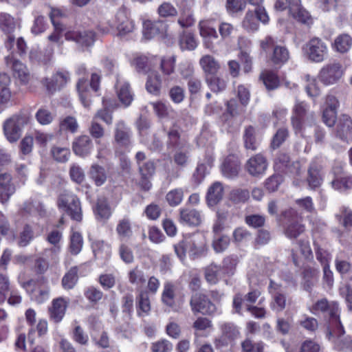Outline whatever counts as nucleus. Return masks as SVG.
Instances as JSON below:
<instances>
[{
	"mask_svg": "<svg viewBox=\"0 0 352 352\" xmlns=\"http://www.w3.org/2000/svg\"><path fill=\"white\" fill-rule=\"evenodd\" d=\"M8 51L10 54L5 58L6 64L10 67L12 76L22 85L29 83L31 74L27 66L16 59L17 56L22 57L26 54L27 45H9Z\"/></svg>",
	"mask_w": 352,
	"mask_h": 352,
	"instance_id": "1",
	"label": "nucleus"
},
{
	"mask_svg": "<svg viewBox=\"0 0 352 352\" xmlns=\"http://www.w3.org/2000/svg\"><path fill=\"white\" fill-rule=\"evenodd\" d=\"M30 120V113L23 111L6 120L3 129L7 140L11 143L18 141L21 136L22 129L29 123Z\"/></svg>",
	"mask_w": 352,
	"mask_h": 352,
	"instance_id": "2",
	"label": "nucleus"
},
{
	"mask_svg": "<svg viewBox=\"0 0 352 352\" xmlns=\"http://www.w3.org/2000/svg\"><path fill=\"white\" fill-rule=\"evenodd\" d=\"M133 133L123 120L118 121L115 126L113 146L116 156H122L129 152L132 146Z\"/></svg>",
	"mask_w": 352,
	"mask_h": 352,
	"instance_id": "3",
	"label": "nucleus"
},
{
	"mask_svg": "<svg viewBox=\"0 0 352 352\" xmlns=\"http://www.w3.org/2000/svg\"><path fill=\"white\" fill-rule=\"evenodd\" d=\"M276 171L283 173L288 177L298 180L301 175L300 164L298 162H292L288 153L280 151L274 161Z\"/></svg>",
	"mask_w": 352,
	"mask_h": 352,
	"instance_id": "4",
	"label": "nucleus"
},
{
	"mask_svg": "<svg viewBox=\"0 0 352 352\" xmlns=\"http://www.w3.org/2000/svg\"><path fill=\"white\" fill-rule=\"evenodd\" d=\"M57 206L64 209L72 220L80 222L82 219L81 205L79 198L74 194L64 192L59 195Z\"/></svg>",
	"mask_w": 352,
	"mask_h": 352,
	"instance_id": "5",
	"label": "nucleus"
},
{
	"mask_svg": "<svg viewBox=\"0 0 352 352\" xmlns=\"http://www.w3.org/2000/svg\"><path fill=\"white\" fill-rule=\"evenodd\" d=\"M189 304L190 309L195 315L201 314L205 316H212L217 311L215 305L206 294L202 292L193 294L190 297Z\"/></svg>",
	"mask_w": 352,
	"mask_h": 352,
	"instance_id": "6",
	"label": "nucleus"
},
{
	"mask_svg": "<svg viewBox=\"0 0 352 352\" xmlns=\"http://www.w3.org/2000/svg\"><path fill=\"white\" fill-rule=\"evenodd\" d=\"M279 220L285 224V234L289 239H296L305 230L304 226L298 223L296 212L293 209L283 211Z\"/></svg>",
	"mask_w": 352,
	"mask_h": 352,
	"instance_id": "7",
	"label": "nucleus"
},
{
	"mask_svg": "<svg viewBox=\"0 0 352 352\" xmlns=\"http://www.w3.org/2000/svg\"><path fill=\"white\" fill-rule=\"evenodd\" d=\"M69 80V74L67 72L57 71L51 77L42 78L41 84L48 95H54L56 91H60Z\"/></svg>",
	"mask_w": 352,
	"mask_h": 352,
	"instance_id": "8",
	"label": "nucleus"
},
{
	"mask_svg": "<svg viewBox=\"0 0 352 352\" xmlns=\"http://www.w3.org/2000/svg\"><path fill=\"white\" fill-rule=\"evenodd\" d=\"M344 74V70L340 63H329L320 69L318 78L324 85L337 83Z\"/></svg>",
	"mask_w": 352,
	"mask_h": 352,
	"instance_id": "9",
	"label": "nucleus"
},
{
	"mask_svg": "<svg viewBox=\"0 0 352 352\" xmlns=\"http://www.w3.org/2000/svg\"><path fill=\"white\" fill-rule=\"evenodd\" d=\"M184 243L187 246L188 252L194 258L205 256L208 253L206 239L201 234H193L185 237Z\"/></svg>",
	"mask_w": 352,
	"mask_h": 352,
	"instance_id": "10",
	"label": "nucleus"
},
{
	"mask_svg": "<svg viewBox=\"0 0 352 352\" xmlns=\"http://www.w3.org/2000/svg\"><path fill=\"white\" fill-rule=\"evenodd\" d=\"M72 149L74 154L78 157L83 159L89 157L94 150L93 140L88 135H79L74 138Z\"/></svg>",
	"mask_w": 352,
	"mask_h": 352,
	"instance_id": "11",
	"label": "nucleus"
},
{
	"mask_svg": "<svg viewBox=\"0 0 352 352\" xmlns=\"http://www.w3.org/2000/svg\"><path fill=\"white\" fill-rule=\"evenodd\" d=\"M269 16L263 7H256L254 12L248 11L242 22L243 28L248 32H254L258 30L260 21L263 24L269 22Z\"/></svg>",
	"mask_w": 352,
	"mask_h": 352,
	"instance_id": "12",
	"label": "nucleus"
},
{
	"mask_svg": "<svg viewBox=\"0 0 352 352\" xmlns=\"http://www.w3.org/2000/svg\"><path fill=\"white\" fill-rule=\"evenodd\" d=\"M16 28L14 19L9 14L0 13V29L8 34L9 44H25L23 36L16 34H12Z\"/></svg>",
	"mask_w": 352,
	"mask_h": 352,
	"instance_id": "13",
	"label": "nucleus"
},
{
	"mask_svg": "<svg viewBox=\"0 0 352 352\" xmlns=\"http://www.w3.org/2000/svg\"><path fill=\"white\" fill-rule=\"evenodd\" d=\"M69 305V298L68 297L60 296L54 298L51 306L48 307L50 320L56 324L60 322L65 316Z\"/></svg>",
	"mask_w": 352,
	"mask_h": 352,
	"instance_id": "14",
	"label": "nucleus"
},
{
	"mask_svg": "<svg viewBox=\"0 0 352 352\" xmlns=\"http://www.w3.org/2000/svg\"><path fill=\"white\" fill-rule=\"evenodd\" d=\"M268 162L266 157L258 153L252 156L245 163L246 171L252 177H261L265 174Z\"/></svg>",
	"mask_w": 352,
	"mask_h": 352,
	"instance_id": "15",
	"label": "nucleus"
},
{
	"mask_svg": "<svg viewBox=\"0 0 352 352\" xmlns=\"http://www.w3.org/2000/svg\"><path fill=\"white\" fill-rule=\"evenodd\" d=\"M307 109L308 105L305 102H297L295 104L291 116V124L295 134L302 133Z\"/></svg>",
	"mask_w": 352,
	"mask_h": 352,
	"instance_id": "16",
	"label": "nucleus"
},
{
	"mask_svg": "<svg viewBox=\"0 0 352 352\" xmlns=\"http://www.w3.org/2000/svg\"><path fill=\"white\" fill-rule=\"evenodd\" d=\"M330 310V309H326L325 311L321 315L329 323L328 328L329 336H336L340 337L344 333V329L340 321V309L338 303L337 302V311L333 315L331 314Z\"/></svg>",
	"mask_w": 352,
	"mask_h": 352,
	"instance_id": "17",
	"label": "nucleus"
},
{
	"mask_svg": "<svg viewBox=\"0 0 352 352\" xmlns=\"http://www.w3.org/2000/svg\"><path fill=\"white\" fill-rule=\"evenodd\" d=\"M319 274L320 271L316 267L307 265L302 268L300 274V284L305 291L310 294L312 292L314 287L318 282Z\"/></svg>",
	"mask_w": 352,
	"mask_h": 352,
	"instance_id": "18",
	"label": "nucleus"
},
{
	"mask_svg": "<svg viewBox=\"0 0 352 352\" xmlns=\"http://www.w3.org/2000/svg\"><path fill=\"white\" fill-rule=\"evenodd\" d=\"M240 170V160L238 156L233 154L228 155L221 165L222 175L229 179L237 177Z\"/></svg>",
	"mask_w": 352,
	"mask_h": 352,
	"instance_id": "19",
	"label": "nucleus"
},
{
	"mask_svg": "<svg viewBox=\"0 0 352 352\" xmlns=\"http://www.w3.org/2000/svg\"><path fill=\"white\" fill-rule=\"evenodd\" d=\"M65 16V13L58 8H52L49 13V16L52 23L54 25V32L48 36L49 41L52 43L60 42L62 36V32L64 30V26L60 22V19Z\"/></svg>",
	"mask_w": 352,
	"mask_h": 352,
	"instance_id": "20",
	"label": "nucleus"
},
{
	"mask_svg": "<svg viewBox=\"0 0 352 352\" xmlns=\"http://www.w3.org/2000/svg\"><path fill=\"white\" fill-rule=\"evenodd\" d=\"M117 30L120 34L131 32L134 29V23L129 18V11L124 7H121L115 17Z\"/></svg>",
	"mask_w": 352,
	"mask_h": 352,
	"instance_id": "21",
	"label": "nucleus"
},
{
	"mask_svg": "<svg viewBox=\"0 0 352 352\" xmlns=\"http://www.w3.org/2000/svg\"><path fill=\"white\" fill-rule=\"evenodd\" d=\"M15 191L11 175L6 173L0 174V202L2 204H7Z\"/></svg>",
	"mask_w": 352,
	"mask_h": 352,
	"instance_id": "22",
	"label": "nucleus"
},
{
	"mask_svg": "<svg viewBox=\"0 0 352 352\" xmlns=\"http://www.w3.org/2000/svg\"><path fill=\"white\" fill-rule=\"evenodd\" d=\"M66 41L81 44H91L98 41L96 34L91 30L69 31L65 33Z\"/></svg>",
	"mask_w": 352,
	"mask_h": 352,
	"instance_id": "23",
	"label": "nucleus"
},
{
	"mask_svg": "<svg viewBox=\"0 0 352 352\" xmlns=\"http://www.w3.org/2000/svg\"><path fill=\"white\" fill-rule=\"evenodd\" d=\"M323 182L322 166L317 162H311L307 170V182L310 189L316 190L320 187Z\"/></svg>",
	"mask_w": 352,
	"mask_h": 352,
	"instance_id": "24",
	"label": "nucleus"
},
{
	"mask_svg": "<svg viewBox=\"0 0 352 352\" xmlns=\"http://www.w3.org/2000/svg\"><path fill=\"white\" fill-rule=\"evenodd\" d=\"M336 136L344 142L352 138V119L350 116L342 115L336 125Z\"/></svg>",
	"mask_w": 352,
	"mask_h": 352,
	"instance_id": "25",
	"label": "nucleus"
},
{
	"mask_svg": "<svg viewBox=\"0 0 352 352\" xmlns=\"http://www.w3.org/2000/svg\"><path fill=\"white\" fill-rule=\"evenodd\" d=\"M179 222L190 226H198L201 223V215L194 208H182L179 209Z\"/></svg>",
	"mask_w": 352,
	"mask_h": 352,
	"instance_id": "26",
	"label": "nucleus"
},
{
	"mask_svg": "<svg viewBox=\"0 0 352 352\" xmlns=\"http://www.w3.org/2000/svg\"><path fill=\"white\" fill-rule=\"evenodd\" d=\"M166 135V144L168 149L174 150L182 148L184 146L182 139V130L177 124H174L170 127L167 131Z\"/></svg>",
	"mask_w": 352,
	"mask_h": 352,
	"instance_id": "27",
	"label": "nucleus"
},
{
	"mask_svg": "<svg viewBox=\"0 0 352 352\" xmlns=\"http://www.w3.org/2000/svg\"><path fill=\"white\" fill-rule=\"evenodd\" d=\"M334 179L331 182V186L335 190H346L352 188V175L346 174L340 168L338 171L334 170Z\"/></svg>",
	"mask_w": 352,
	"mask_h": 352,
	"instance_id": "28",
	"label": "nucleus"
},
{
	"mask_svg": "<svg viewBox=\"0 0 352 352\" xmlns=\"http://www.w3.org/2000/svg\"><path fill=\"white\" fill-rule=\"evenodd\" d=\"M259 80L269 91L278 89L280 85V78L277 72L271 69L262 71L259 75Z\"/></svg>",
	"mask_w": 352,
	"mask_h": 352,
	"instance_id": "29",
	"label": "nucleus"
},
{
	"mask_svg": "<svg viewBox=\"0 0 352 352\" xmlns=\"http://www.w3.org/2000/svg\"><path fill=\"white\" fill-rule=\"evenodd\" d=\"M224 188L219 182H214L208 189L206 199L208 206L218 204L223 199Z\"/></svg>",
	"mask_w": 352,
	"mask_h": 352,
	"instance_id": "30",
	"label": "nucleus"
},
{
	"mask_svg": "<svg viewBox=\"0 0 352 352\" xmlns=\"http://www.w3.org/2000/svg\"><path fill=\"white\" fill-rule=\"evenodd\" d=\"M34 238V229L30 223H25L18 234L14 233L12 234V239L16 241V243L20 248L28 246Z\"/></svg>",
	"mask_w": 352,
	"mask_h": 352,
	"instance_id": "31",
	"label": "nucleus"
},
{
	"mask_svg": "<svg viewBox=\"0 0 352 352\" xmlns=\"http://www.w3.org/2000/svg\"><path fill=\"white\" fill-rule=\"evenodd\" d=\"M175 285L171 282H166L161 296L163 305L173 311H177L178 307L175 302Z\"/></svg>",
	"mask_w": 352,
	"mask_h": 352,
	"instance_id": "32",
	"label": "nucleus"
},
{
	"mask_svg": "<svg viewBox=\"0 0 352 352\" xmlns=\"http://www.w3.org/2000/svg\"><path fill=\"white\" fill-rule=\"evenodd\" d=\"M166 24L162 21L146 20L143 23V36L146 39H151L160 32L166 31Z\"/></svg>",
	"mask_w": 352,
	"mask_h": 352,
	"instance_id": "33",
	"label": "nucleus"
},
{
	"mask_svg": "<svg viewBox=\"0 0 352 352\" xmlns=\"http://www.w3.org/2000/svg\"><path fill=\"white\" fill-rule=\"evenodd\" d=\"M222 336L220 338H216L214 344L217 347L223 346L228 344V340H234L239 334V332L235 325L231 323H226L221 326Z\"/></svg>",
	"mask_w": 352,
	"mask_h": 352,
	"instance_id": "34",
	"label": "nucleus"
},
{
	"mask_svg": "<svg viewBox=\"0 0 352 352\" xmlns=\"http://www.w3.org/2000/svg\"><path fill=\"white\" fill-rule=\"evenodd\" d=\"M88 175L89 179L98 187L104 185L108 178L106 168L98 164H94L91 166Z\"/></svg>",
	"mask_w": 352,
	"mask_h": 352,
	"instance_id": "35",
	"label": "nucleus"
},
{
	"mask_svg": "<svg viewBox=\"0 0 352 352\" xmlns=\"http://www.w3.org/2000/svg\"><path fill=\"white\" fill-rule=\"evenodd\" d=\"M25 285L35 287L37 285H45V287L41 289L37 295L35 296V300L38 303H43L49 297L50 289L47 285V278L41 276L36 279H30L25 283Z\"/></svg>",
	"mask_w": 352,
	"mask_h": 352,
	"instance_id": "36",
	"label": "nucleus"
},
{
	"mask_svg": "<svg viewBox=\"0 0 352 352\" xmlns=\"http://www.w3.org/2000/svg\"><path fill=\"white\" fill-rule=\"evenodd\" d=\"M302 50L307 58L316 63L322 62L327 54L326 45H304Z\"/></svg>",
	"mask_w": 352,
	"mask_h": 352,
	"instance_id": "37",
	"label": "nucleus"
},
{
	"mask_svg": "<svg viewBox=\"0 0 352 352\" xmlns=\"http://www.w3.org/2000/svg\"><path fill=\"white\" fill-rule=\"evenodd\" d=\"M151 309V300L147 292L140 291L136 296V311L138 316L140 317L148 316Z\"/></svg>",
	"mask_w": 352,
	"mask_h": 352,
	"instance_id": "38",
	"label": "nucleus"
},
{
	"mask_svg": "<svg viewBox=\"0 0 352 352\" xmlns=\"http://www.w3.org/2000/svg\"><path fill=\"white\" fill-rule=\"evenodd\" d=\"M326 309H330L331 314L333 315L337 311V302H330L326 298H324L314 302L309 308V311L316 316H320L325 311Z\"/></svg>",
	"mask_w": 352,
	"mask_h": 352,
	"instance_id": "39",
	"label": "nucleus"
},
{
	"mask_svg": "<svg viewBox=\"0 0 352 352\" xmlns=\"http://www.w3.org/2000/svg\"><path fill=\"white\" fill-rule=\"evenodd\" d=\"M89 85L87 79L84 77L79 78L76 84L80 100L85 108H89L91 104Z\"/></svg>",
	"mask_w": 352,
	"mask_h": 352,
	"instance_id": "40",
	"label": "nucleus"
},
{
	"mask_svg": "<svg viewBox=\"0 0 352 352\" xmlns=\"http://www.w3.org/2000/svg\"><path fill=\"white\" fill-rule=\"evenodd\" d=\"M221 272L220 265L212 263L204 268V276L206 283L210 285H215L221 279Z\"/></svg>",
	"mask_w": 352,
	"mask_h": 352,
	"instance_id": "41",
	"label": "nucleus"
},
{
	"mask_svg": "<svg viewBox=\"0 0 352 352\" xmlns=\"http://www.w3.org/2000/svg\"><path fill=\"white\" fill-rule=\"evenodd\" d=\"M127 276L129 283L135 286L136 289H142L146 283L144 272L138 266L130 270Z\"/></svg>",
	"mask_w": 352,
	"mask_h": 352,
	"instance_id": "42",
	"label": "nucleus"
},
{
	"mask_svg": "<svg viewBox=\"0 0 352 352\" xmlns=\"http://www.w3.org/2000/svg\"><path fill=\"white\" fill-rule=\"evenodd\" d=\"M147 91L154 96H160L162 89V79L157 72L151 73L146 82Z\"/></svg>",
	"mask_w": 352,
	"mask_h": 352,
	"instance_id": "43",
	"label": "nucleus"
},
{
	"mask_svg": "<svg viewBox=\"0 0 352 352\" xmlns=\"http://www.w3.org/2000/svg\"><path fill=\"white\" fill-rule=\"evenodd\" d=\"M206 77L217 75L220 66L217 61L210 55H206L200 59L199 62Z\"/></svg>",
	"mask_w": 352,
	"mask_h": 352,
	"instance_id": "44",
	"label": "nucleus"
},
{
	"mask_svg": "<svg viewBox=\"0 0 352 352\" xmlns=\"http://www.w3.org/2000/svg\"><path fill=\"white\" fill-rule=\"evenodd\" d=\"M118 97L125 106H129L133 100V94L128 82H118L116 85Z\"/></svg>",
	"mask_w": 352,
	"mask_h": 352,
	"instance_id": "45",
	"label": "nucleus"
},
{
	"mask_svg": "<svg viewBox=\"0 0 352 352\" xmlns=\"http://www.w3.org/2000/svg\"><path fill=\"white\" fill-rule=\"evenodd\" d=\"M79 125L76 118L72 116H67L60 119L58 129L60 133H76L78 131Z\"/></svg>",
	"mask_w": 352,
	"mask_h": 352,
	"instance_id": "46",
	"label": "nucleus"
},
{
	"mask_svg": "<svg viewBox=\"0 0 352 352\" xmlns=\"http://www.w3.org/2000/svg\"><path fill=\"white\" fill-rule=\"evenodd\" d=\"M116 232L120 241L130 239L133 235L131 222L129 218L120 219L116 226Z\"/></svg>",
	"mask_w": 352,
	"mask_h": 352,
	"instance_id": "47",
	"label": "nucleus"
},
{
	"mask_svg": "<svg viewBox=\"0 0 352 352\" xmlns=\"http://www.w3.org/2000/svg\"><path fill=\"white\" fill-rule=\"evenodd\" d=\"M289 137V131L287 127L278 128L270 141V148L276 150L280 148Z\"/></svg>",
	"mask_w": 352,
	"mask_h": 352,
	"instance_id": "48",
	"label": "nucleus"
},
{
	"mask_svg": "<svg viewBox=\"0 0 352 352\" xmlns=\"http://www.w3.org/2000/svg\"><path fill=\"white\" fill-rule=\"evenodd\" d=\"M238 264V258L236 256L230 255L225 257L222 261V265H220V270L223 276L230 277L236 272Z\"/></svg>",
	"mask_w": 352,
	"mask_h": 352,
	"instance_id": "49",
	"label": "nucleus"
},
{
	"mask_svg": "<svg viewBox=\"0 0 352 352\" xmlns=\"http://www.w3.org/2000/svg\"><path fill=\"white\" fill-rule=\"evenodd\" d=\"M78 267L74 266L65 274L61 280L62 287L65 289L69 290L75 287L78 280Z\"/></svg>",
	"mask_w": 352,
	"mask_h": 352,
	"instance_id": "50",
	"label": "nucleus"
},
{
	"mask_svg": "<svg viewBox=\"0 0 352 352\" xmlns=\"http://www.w3.org/2000/svg\"><path fill=\"white\" fill-rule=\"evenodd\" d=\"M50 155L58 163H66L71 156V151L68 147L54 145L50 149Z\"/></svg>",
	"mask_w": 352,
	"mask_h": 352,
	"instance_id": "51",
	"label": "nucleus"
},
{
	"mask_svg": "<svg viewBox=\"0 0 352 352\" xmlns=\"http://www.w3.org/2000/svg\"><path fill=\"white\" fill-rule=\"evenodd\" d=\"M244 146L246 149L255 151L257 148L256 131L254 126L250 125L245 127L243 134Z\"/></svg>",
	"mask_w": 352,
	"mask_h": 352,
	"instance_id": "52",
	"label": "nucleus"
},
{
	"mask_svg": "<svg viewBox=\"0 0 352 352\" xmlns=\"http://www.w3.org/2000/svg\"><path fill=\"white\" fill-rule=\"evenodd\" d=\"M184 192L182 188H176L170 190L166 195V201L171 207L179 206L183 201Z\"/></svg>",
	"mask_w": 352,
	"mask_h": 352,
	"instance_id": "53",
	"label": "nucleus"
},
{
	"mask_svg": "<svg viewBox=\"0 0 352 352\" xmlns=\"http://www.w3.org/2000/svg\"><path fill=\"white\" fill-rule=\"evenodd\" d=\"M250 198V192L248 189L234 188L229 193V199L235 204H244Z\"/></svg>",
	"mask_w": 352,
	"mask_h": 352,
	"instance_id": "54",
	"label": "nucleus"
},
{
	"mask_svg": "<svg viewBox=\"0 0 352 352\" xmlns=\"http://www.w3.org/2000/svg\"><path fill=\"white\" fill-rule=\"evenodd\" d=\"M289 57V52L285 46L275 45L271 58L274 64H283L288 60Z\"/></svg>",
	"mask_w": 352,
	"mask_h": 352,
	"instance_id": "55",
	"label": "nucleus"
},
{
	"mask_svg": "<svg viewBox=\"0 0 352 352\" xmlns=\"http://www.w3.org/2000/svg\"><path fill=\"white\" fill-rule=\"evenodd\" d=\"M199 32L201 36L210 38L217 37V32L213 25V21L203 20L199 23Z\"/></svg>",
	"mask_w": 352,
	"mask_h": 352,
	"instance_id": "56",
	"label": "nucleus"
},
{
	"mask_svg": "<svg viewBox=\"0 0 352 352\" xmlns=\"http://www.w3.org/2000/svg\"><path fill=\"white\" fill-rule=\"evenodd\" d=\"M88 132L91 138L94 139L97 144L99 143L98 140L102 138L105 135L104 128L94 119H92L90 122Z\"/></svg>",
	"mask_w": 352,
	"mask_h": 352,
	"instance_id": "57",
	"label": "nucleus"
},
{
	"mask_svg": "<svg viewBox=\"0 0 352 352\" xmlns=\"http://www.w3.org/2000/svg\"><path fill=\"white\" fill-rule=\"evenodd\" d=\"M244 221L246 225L252 228H263L266 222L265 215L258 214H248L245 217Z\"/></svg>",
	"mask_w": 352,
	"mask_h": 352,
	"instance_id": "58",
	"label": "nucleus"
},
{
	"mask_svg": "<svg viewBox=\"0 0 352 352\" xmlns=\"http://www.w3.org/2000/svg\"><path fill=\"white\" fill-rule=\"evenodd\" d=\"M37 122L41 125H47L52 122L54 115L47 108L41 107L35 114Z\"/></svg>",
	"mask_w": 352,
	"mask_h": 352,
	"instance_id": "59",
	"label": "nucleus"
},
{
	"mask_svg": "<svg viewBox=\"0 0 352 352\" xmlns=\"http://www.w3.org/2000/svg\"><path fill=\"white\" fill-rule=\"evenodd\" d=\"M72 338L76 343L82 346H86L89 343V336L80 325L74 327Z\"/></svg>",
	"mask_w": 352,
	"mask_h": 352,
	"instance_id": "60",
	"label": "nucleus"
},
{
	"mask_svg": "<svg viewBox=\"0 0 352 352\" xmlns=\"http://www.w3.org/2000/svg\"><path fill=\"white\" fill-rule=\"evenodd\" d=\"M83 239L80 233L74 232L70 237L69 250L73 255H77L82 250Z\"/></svg>",
	"mask_w": 352,
	"mask_h": 352,
	"instance_id": "61",
	"label": "nucleus"
},
{
	"mask_svg": "<svg viewBox=\"0 0 352 352\" xmlns=\"http://www.w3.org/2000/svg\"><path fill=\"white\" fill-rule=\"evenodd\" d=\"M283 182L282 175L279 174H273L267 178L264 182V187L269 192L276 191L279 186Z\"/></svg>",
	"mask_w": 352,
	"mask_h": 352,
	"instance_id": "62",
	"label": "nucleus"
},
{
	"mask_svg": "<svg viewBox=\"0 0 352 352\" xmlns=\"http://www.w3.org/2000/svg\"><path fill=\"white\" fill-rule=\"evenodd\" d=\"M133 64L139 73L147 74L151 70L149 58L145 56H139L133 60Z\"/></svg>",
	"mask_w": 352,
	"mask_h": 352,
	"instance_id": "63",
	"label": "nucleus"
},
{
	"mask_svg": "<svg viewBox=\"0 0 352 352\" xmlns=\"http://www.w3.org/2000/svg\"><path fill=\"white\" fill-rule=\"evenodd\" d=\"M320 344L310 338L306 339L301 342L298 352H320Z\"/></svg>",
	"mask_w": 352,
	"mask_h": 352,
	"instance_id": "64",
	"label": "nucleus"
}]
</instances>
